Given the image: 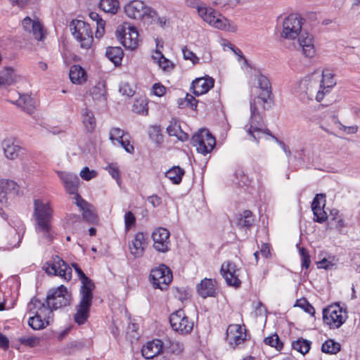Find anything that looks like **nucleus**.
Returning <instances> with one entry per match:
<instances>
[{"label": "nucleus", "mask_w": 360, "mask_h": 360, "mask_svg": "<svg viewBox=\"0 0 360 360\" xmlns=\"http://www.w3.org/2000/svg\"><path fill=\"white\" fill-rule=\"evenodd\" d=\"M304 21L305 20L300 15L290 14L283 22L281 35L286 39H295L298 37L299 45L302 47L303 54L306 57L311 58L315 53L314 37L302 29Z\"/></svg>", "instance_id": "nucleus-1"}, {"label": "nucleus", "mask_w": 360, "mask_h": 360, "mask_svg": "<svg viewBox=\"0 0 360 360\" xmlns=\"http://www.w3.org/2000/svg\"><path fill=\"white\" fill-rule=\"evenodd\" d=\"M33 217L36 221V231L41 233L49 241L52 240L51 221L53 219V209L49 202L41 200H34Z\"/></svg>", "instance_id": "nucleus-2"}, {"label": "nucleus", "mask_w": 360, "mask_h": 360, "mask_svg": "<svg viewBox=\"0 0 360 360\" xmlns=\"http://www.w3.org/2000/svg\"><path fill=\"white\" fill-rule=\"evenodd\" d=\"M71 299V294L63 285L50 289L46 298L47 308L50 310L49 313L51 314L53 310L70 305Z\"/></svg>", "instance_id": "nucleus-3"}, {"label": "nucleus", "mask_w": 360, "mask_h": 360, "mask_svg": "<svg viewBox=\"0 0 360 360\" xmlns=\"http://www.w3.org/2000/svg\"><path fill=\"white\" fill-rule=\"evenodd\" d=\"M70 28L75 38L80 43L82 48L91 47L94 37L89 23L81 20H75L70 22Z\"/></svg>", "instance_id": "nucleus-4"}, {"label": "nucleus", "mask_w": 360, "mask_h": 360, "mask_svg": "<svg viewBox=\"0 0 360 360\" xmlns=\"http://www.w3.org/2000/svg\"><path fill=\"white\" fill-rule=\"evenodd\" d=\"M191 142L196 147L197 151L204 155L210 153L216 145L214 136L208 129L204 128L199 129L193 135Z\"/></svg>", "instance_id": "nucleus-5"}, {"label": "nucleus", "mask_w": 360, "mask_h": 360, "mask_svg": "<svg viewBox=\"0 0 360 360\" xmlns=\"http://www.w3.org/2000/svg\"><path fill=\"white\" fill-rule=\"evenodd\" d=\"M116 36L120 43L128 49L134 50L139 44V32L136 27L124 22L117 27Z\"/></svg>", "instance_id": "nucleus-6"}, {"label": "nucleus", "mask_w": 360, "mask_h": 360, "mask_svg": "<svg viewBox=\"0 0 360 360\" xmlns=\"http://www.w3.org/2000/svg\"><path fill=\"white\" fill-rule=\"evenodd\" d=\"M173 278L172 271L165 264H162L151 269L149 279L155 288L162 290L167 289Z\"/></svg>", "instance_id": "nucleus-7"}, {"label": "nucleus", "mask_w": 360, "mask_h": 360, "mask_svg": "<svg viewBox=\"0 0 360 360\" xmlns=\"http://www.w3.org/2000/svg\"><path fill=\"white\" fill-rule=\"evenodd\" d=\"M347 319L346 310H343L338 304L330 305L323 309V322L331 328H340L346 321Z\"/></svg>", "instance_id": "nucleus-8"}, {"label": "nucleus", "mask_w": 360, "mask_h": 360, "mask_svg": "<svg viewBox=\"0 0 360 360\" xmlns=\"http://www.w3.org/2000/svg\"><path fill=\"white\" fill-rule=\"evenodd\" d=\"M257 81V86L260 89V92L257 96L256 101L259 105H262L264 110L270 108V104L272 103V87L271 83L269 78L262 73H259L256 76Z\"/></svg>", "instance_id": "nucleus-9"}, {"label": "nucleus", "mask_w": 360, "mask_h": 360, "mask_svg": "<svg viewBox=\"0 0 360 360\" xmlns=\"http://www.w3.org/2000/svg\"><path fill=\"white\" fill-rule=\"evenodd\" d=\"M312 82L309 80H302L300 82V88L302 86H307L306 94L307 97H312L314 94H316V99L317 101H321L324 95L323 90L326 89V92L328 91V89L332 88L335 84V82L333 79V75L330 72H323L322 74V79L320 83V88L322 90L316 91V89H312Z\"/></svg>", "instance_id": "nucleus-10"}, {"label": "nucleus", "mask_w": 360, "mask_h": 360, "mask_svg": "<svg viewBox=\"0 0 360 360\" xmlns=\"http://www.w3.org/2000/svg\"><path fill=\"white\" fill-rule=\"evenodd\" d=\"M92 300L93 291L80 292L79 303L75 307L76 313L74 315V321L78 325L85 323L89 317Z\"/></svg>", "instance_id": "nucleus-11"}, {"label": "nucleus", "mask_w": 360, "mask_h": 360, "mask_svg": "<svg viewBox=\"0 0 360 360\" xmlns=\"http://www.w3.org/2000/svg\"><path fill=\"white\" fill-rule=\"evenodd\" d=\"M169 323L172 328L181 335L189 334L193 328V322L186 316L183 309H179L169 316Z\"/></svg>", "instance_id": "nucleus-12"}, {"label": "nucleus", "mask_w": 360, "mask_h": 360, "mask_svg": "<svg viewBox=\"0 0 360 360\" xmlns=\"http://www.w3.org/2000/svg\"><path fill=\"white\" fill-rule=\"evenodd\" d=\"M199 15L203 18L205 21L210 25H213L215 27L221 30H230L229 21L227 18L222 17L212 8L204 7V8L198 9Z\"/></svg>", "instance_id": "nucleus-13"}, {"label": "nucleus", "mask_w": 360, "mask_h": 360, "mask_svg": "<svg viewBox=\"0 0 360 360\" xmlns=\"http://www.w3.org/2000/svg\"><path fill=\"white\" fill-rule=\"evenodd\" d=\"M240 270L233 262L228 261L222 264L220 271L229 286L238 288L241 285V281L239 279Z\"/></svg>", "instance_id": "nucleus-14"}, {"label": "nucleus", "mask_w": 360, "mask_h": 360, "mask_svg": "<svg viewBox=\"0 0 360 360\" xmlns=\"http://www.w3.org/2000/svg\"><path fill=\"white\" fill-rule=\"evenodd\" d=\"M169 231L162 227L155 229L152 233L154 248L160 252H167L169 250Z\"/></svg>", "instance_id": "nucleus-15"}, {"label": "nucleus", "mask_w": 360, "mask_h": 360, "mask_svg": "<svg viewBox=\"0 0 360 360\" xmlns=\"http://www.w3.org/2000/svg\"><path fill=\"white\" fill-rule=\"evenodd\" d=\"M19 186L15 181L8 179L0 180V202L6 203L10 197L18 195Z\"/></svg>", "instance_id": "nucleus-16"}, {"label": "nucleus", "mask_w": 360, "mask_h": 360, "mask_svg": "<svg viewBox=\"0 0 360 360\" xmlns=\"http://www.w3.org/2000/svg\"><path fill=\"white\" fill-rule=\"evenodd\" d=\"M217 282L211 278H204L196 286V290L200 296L202 298L208 297H216L218 292L217 288Z\"/></svg>", "instance_id": "nucleus-17"}, {"label": "nucleus", "mask_w": 360, "mask_h": 360, "mask_svg": "<svg viewBox=\"0 0 360 360\" xmlns=\"http://www.w3.org/2000/svg\"><path fill=\"white\" fill-rule=\"evenodd\" d=\"M147 6L140 0H132L124 6L126 15L132 19L139 20L143 17V12Z\"/></svg>", "instance_id": "nucleus-18"}, {"label": "nucleus", "mask_w": 360, "mask_h": 360, "mask_svg": "<svg viewBox=\"0 0 360 360\" xmlns=\"http://www.w3.org/2000/svg\"><path fill=\"white\" fill-rule=\"evenodd\" d=\"M214 79L212 77L197 78L191 84V88L193 90V94L196 96L204 94L214 86Z\"/></svg>", "instance_id": "nucleus-19"}, {"label": "nucleus", "mask_w": 360, "mask_h": 360, "mask_svg": "<svg viewBox=\"0 0 360 360\" xmlns=\"http://www.w3.org/2000/svg\"><path fill=\"white\" fill-rule=\"evenodd\" d=\"M163 342L159 339L147 342L141 349L143 356L146 359H151L162 352Z\"/></svg>", "instance_id": "nucleus-20"}, {"label": "nucleus", "mask_w": 360, "mask_h": 360, "mask_svg": "<svg viewBox=\"0 0 360 360\" xmlns=\"http://www.w3.org/2000/svg\"><path fill=\"white\" fill-rule=\"evenodd\" d=\"M146 236L143 232L137 233L134 236V240L129 244V249L131 255L135 257H141L144 251V247L146 245Z\"/></svg>", "instance_id": "nucleus-21"}, {"label": "nucleus", "mask_w": 360, "mask_h": 360, "mask_svg": "<svg viewBox=\"0 0 360 360\" xmlns=\"http://www.w3.org/2000/svg\"><path fill=\"white\" fill-rule=\"evenodd\" d=\"M257 101L256 98L250 101V127L252 129H259L264 127L263 120V116L259 112L257 108Z\"/></svg>", "instance_id": "nucleus-22"}, {"label": "nucleus", "mask_w": 360, "mask_h": 360, "mask_svg": "<svg viewBox=\"0 0 360 360\" xmlns=\"http://www.w3.org/2000/svg\"><path fill=\"white\" fill-rule=\"evenodd\" d=\"M2 147L6 157L10 160H14L19 155L22 148L15 143L14 138H7L2 142Z\"/></svg>", "instance_id": "nucleus-23"}, {"label": "nucleus", "mask_w": 360, "mask_h": 360, "mask_svg": "<svg viewBox=\"0 0 360 360\" xmlns=\"http://www.w3.org/2000/svg\"><path fill=\"white\" fill-rule=\"evenodd\" d=\"M60 177L63 181L64 186L69 194H76L77 193V189L79 183V179L77 176L65 174V173H60Z\"/></svg>", "instance_id": "nucleus-24"}, {"label": "nucleus", "mask_w": 360, "mask_h": 360, "mask_svg": "<svg viewBox=\"0 0 360 360\" xmlns=\"http://www.w3.org/2000/svg\"><path fill=\"white\" fill-rule=\"evenodd\" d=\"M72 266L75 269V270L76 273L77 274L78 277L82 283L79 292H80L94 291L96 286H95V284L93 282V281L84 273V271L78 266L77 264L72 263Z\"/></svg>", "instance_id": "nucleus-25"}, {"label": "nucleus", "mask_w": 360, "mask_h": 360, "mask_svg": "<svg viewBox=\"0 0 360 360\" xmlns=\"http://www.w3.org/2000/svg\"><path fill=\"white\" fill-rule=\"evenodd\" d=\"M63 265H65V261L59 256L55 255L51 260L46 262L43 269L49 275L59 276V271L63 269Z\"/></svg>", "instance_id": "nucleus-26"}, {"label": "nucleus", "mask_w": 360, "mask_h": 360, "mask_svg": "<svg viewBox=\"0 0 360 360\" xmlns=\"http://www.w3.org/2000/svg\"><path fill=\"white\" fill-rule=\"evenodd\" d=\"M69 77L72 83L77 84H82L87 79L86 70L79 65H73L71 66Z\"/></svg>", "instance_id": "nucleus-27"}, {"label": "nucleus", "mask_w": 360, "mask_h": 360, "mask_svg": "<svg viewBox=\"0 0 360 360\" xmlns=\"http://www.w3.org/2000/svg\"><path fill=\"white\" fill-rule=\"evenodd\" d=\"M105 56L115 66H118L121 64L124 52L119 46H109L106 49Z\"/></svg>", "instance_id": "nucleus-28"}, {"label": "nucleus", "mask_w": 360, "mask_h": 360, "mask_svg": "<svg viewBox=\"0 0 360 360\" xmlns=\"http://www.w3.org/2000/svg\"><path fill=\"white\" fill-rule=\"evenodd\" d=\"M254 221L255 219L252 212L247 210L238 215L236 224L239 229H250L252 226Z\"/></svg>", "instance_id": "nucleus-29"}, {"label": "nucleus", "mask_w": 360, "mask_h": 360, "mask_svg": "<svg viewBox=\"0 0 360 360\" xmlns=\"http://www.w3.org/2000/svg\"><path fill=\"white\" fill-rule=\"evenodd\" d=\"M29 312L34 314L28 319V325L33 330L43 329L49 324V321L48 320L46 321L42 320L41 316L39 314L38 311H32V308L29 309Z\"/></svg>", "instance_id": "nucleus-30"}, {"label": "nucleus", "mask_w": 360, "mask_h": 360, "mask_svg": "<svg viewBox=\"0 0 360 360\" xmlns=\"http://www.w3.org/2000/svg\"><path fill=\"white\" fill-rule=\"evenodd\" d=\"M227 332L231 345L233 344L232 340H233L235 345H238L245 340V338H243L242 328L240 325L230 326Z\"/></svg>", "instance_id": "nucleus-31"}, {"label": "nucleus", "mask_w": 360, "mask_h": 360, "mask_svg": "<svg viewBox=\"0 0 360 360\" xmlns=\"http://www.w3.org/2000/svg\"><path fill=\"white\" fill-rule=\"evenodd\" d=\"M82 122L89 132H92L96 127V118L92 111L84 108L82 111Z\"/></svg>", "instance_id": "nucleus-32"}, {"label": "nucleus", "mask_w": 360, "mask_h": 360, "mask_svg": "<svg viewBox=\"0 0 360 360\" xmlns=\"http://www.w3.org/2000/svg\"><path fill=\"white\" fill-rule=\"evenodd\" d=\"M184 174V169L179 166H174L165 172V176L170 179L174 184H179Z\"/></svg>", "instance_id": "nucleus-33"}, {"label": "nucleus", "mask_w": 360, "mask_h": 360, "mask_svg": "<svg viewBox=\"0 0 360 360\" xmlns=\"http://www.w3.org/2000/svg\"><path fill=\"white\" fill-rule=\"evenodd\" d=\"M14 70L12 68H6L0 73V86L6 87L14 83Z\"/></svg>", "instance_id": "nucleus-34"}, {"label": "nucleus", "mask_w": 360, "mask_h": 360, "mask_svg": "<svg viewBox=\"0 0 360 360\" xmlns=\"http://www.w3.org/2000/svg\"><path fill=\"white\" fill-rule=\"evenodd\" d=\"M120 7L118 0H101L99 8L105 13L115 14Z\"/></svg>", "instance_id": "nucleus-35"}, {"label": "nucleus", "mask_w": 360, "mask_h": 360, "mask_svg": "<svg viewBox=\"0 0 360 360\" xmlns=\"http://www.w3.org/2000/svg\"><path fill=\"white\" fill-rule=\"evenodd\" d=\"M340 349V344L332 339L326 340L321 346V352L326 354H336Z\"/></svg>", "instance_id": "nucleus-36"}, {"label": "nucleus", "mask_w": 360, "mask_h": 360, "mask_svg": "<svg viewBox=\"0 0 360 360\" xmlns=\"http://www.w3.org/2000/svg\"><path fill=\"white\" fill-rule=\"evenodd\" d=\"M18 105L28 114H32L34 110V102L33 99L28 95L20 96L18 101Z\"/></svg>", "instance_id": "nucleus-37"}, {"label": "nucleus", "mask_w": 360, "mask_h": 360, "mask_svg": "<svg viewBox=\"0 0 360 360\" xmlns=\"http://www.w3.org/2000/svg\"><path fill=\"white\" fill-rule=\"evenodd\" d=\"M292 347L301 354H305L309 352L310 349L311 342L301 338L292 342Z\"/></svg>", "instance_id": "nucleus-38"}, {"label": "nucleus", "mask_w": 360, "mask_h": 360, "mask_svg": "<svg viewBox=\"0 0 360 360\" xmlns=\"http://www.w3.org/2000/svg\"><path fill=\"white\" fill-rule=\"evenodd\" d=\"M89 17L94 21H96L97 29L96 31V37L100 38L104 34L105 22L96 12L89 13Z\"/></svg>", "instance_id": "nucleus-39"}, {"label": "nucleus", "mask_w": 360, "mask_h": 360, "mask_svg": "<svg viewBox=\"0 0 360 360\" xmlns=\"http://www.w3.org/2000/svg\"><path fill=\"white\" fill-rule=\"evenodd\" d=\"M177 103L179 108H180L190 107L191 109L195 110L198 101V100L195 99V98L193 96L189 94H186L185 98H179Z\"/></svg>", "instance_id": "nucleus-40"}, {"label": "nucleus", "mask_w": 360, "mask_h": 360, "mask_svg": "<svg viewBox=\"0 0 360 360\" xmlns=\"http://www.w3.org/2000/svg\"><path fill=\"white\" fill-rule=\"evenodd\" d=\"M106 93L105 84L98 82L96 86H93L90 90V94L94 100H101L105 98Z\"/></svg>", "instance_id": "nucleus-41"}, {"label": "nucleus", "mask_w": 360, "mask_h": 360, "mask_svg": "<svg viewBox=\"0 0 360 360\" xmlns=\"http://www.w3.org/2000/svg\"><path fill=\"white\" fill-rule=\"evenodd\" d=\"M158 17V13L151 7L147 6L143 12V17L139 20L148 25L153 24Z\"/></svg>", "instance_id": "nucleus-42"}, {"label": "nucleus", "mask_w": 360, "mask_h": 360, "mask_svg": "<svg viewBox=\"0 0 360 360\" xmlns=\"http://www.w3.org/2000/svg\"><path fill=\"white\" fill-rule=\"evenodd\" d=\"M150 139L157 144H161L163 142V135L160 126H152L148 129Z\"/></svg>", "instance_id": "nucleus-43"}, {"label": "nucleus", "mask_w": 360, "mask_h": 360, "mask_svg": "<svg viewBox=\"0 0 360 360\" xmlns=\"http://www.w3.org/2000/svg\"><path fill=\"white\" fill-rule=\"evenodd\" d=\"M264 342L266 345L274 347L278 351H281L283 347V343L281 342L279 336L276 333L265 338L264 339Z\"/></svg>", "instance_id": "nucleus-44"}, {"label": "nucleus", "mask_w": 360, "mask_h": 360, "mask_svg": "<svg viewBox=\"0 0 360 360\" xmlns=\"http://www.w3.org/2000/svg\"><path fill=\"white\" fill-rule=\"evenodd\" d=\"M248 134L252 137L253 140L256 142H259V139L262 138L263 134H267L272 137L274 136L269 129H264V127H260L259 129H252L249 128L248 130Z\"/></svg>", "instance_id": "nucleus-45"}, {"label": "nucleus", "mask_w": 360, "mask_h": 360, "mask_svg": "<svg viewBox=\"0 0 360 360\" xmlns=\"http://www.w3.org/2000/svg\"><path fill=\"white\" fill-rule=\"evenodd\" d=\"M212 4L224 10L233 9L240 2V0H212Z\"/></svg>", "instance_id": "nucleus-46"}, {"label": "nucleus", "mask_w": 360, "mask_h": 360, "mask_svg": "<svg viewBox=\"0 0 360 360\" xmlns=\"http://www.w3.org/2000/svg\"><path fill=\"white\" fill-rule=\"evenodd\" d=\"M82 217L84 220L90 224H96L98 221V217L94 212L93 205H90V207L82 211Z\"/></svg>", "instance_id": "nucleus-47"}, {"label": "nucleus", "mask_w": 360, "mask_h": 360, "mask_svg": "<svg viewBox=\"0 0 360 360\" xmlns=\"http://www.w3.org/2000/svg\"><path fill=\"white\" fill-rule=\"evenodd\" d=\"M155 53L158 56V63L160 68H162L163 70L169 71L174 68L173 63L166 58L164 55L158 50L155 51Z\"/></svg>", "instance_id": "nucleus-48"}, {"label": "nucleus", "mask_w": 360, "mask_h": 360, "mask_svg": "<svg viewBox=\"0 0 360 360\" xmlns=\"http://www.w3.org/2000/svg\"><path fill=\"white\" fill-rule=\"evenodd\" d=\"M299 253L301 257V266L302 269H308L311 264V257L308 250L304 248H299Z\"/></svg>", "instance_id": "nucleus-49"}, {"label": "nucleus", "mask_w": 360, "mask_h": 360, "mask_svg": "<svg viewBox=\"0 0 360 360\" xmlns=\"http://www.w3.org/2000/svg\"><path fill=\"white\" fill-rule=\"evenodd\" d=\"M325 206V203L322 205V207H318L312 210L314 213V221L318 223H323L327 219V214L323 210V207Z\"/></svg>", "instance_id": "nucleus-50"}, {"label": "nucleus", "mask_w": 360, "mask_h": 360, "mask_svg": "<svg viewBox=\"0 0 360 360\" xmlns=\"http://www.w3.org/2000/svg\"><path fill=\"white\" fill-rule=\"evenodd\" d=\"M84 346L85 345L83 342L74 340L67 345L66 349L68 350V353L70 354L73 352L81 351Z\"/></svg>", "instance_id": "nucleus-51"}, {"label": "nucleus", "mask_w": 360, "mask_h": 360, "mask_svg": "<svg viewBox=\"0 0 360 360\" xmlns=\"http://www.w3.org/2000/svg\"><path fill=\"white\" fill-rule=\"evenodd\" d=\"M180 128L181 126L179 120L176 118H172L169 126L167 127V132L169 136H174L176 135Z\"/></svg>", "instance_id": "nucleus-52"}, {"label": "nucleus", "mask_w": 360, "mask_h": 360, "mask_svg": "<svg viewBox=\"0 0 360 360\" xmlns=\"http://www.w3.org/2000/svg\"><path fill=\"white\" fill-rule=\"evenodd\" d=\"M18 341L23 345L28 346L30 347H34L39 342V338L31 336L29 338L20 337Z\"/></svg>", "instance_id": "nucleus-53"}, {"label": "nucleus", "mask_w": 360, "mask_h": 360, "mask_svg": "<svg viewBox=\"0 0 360 360\" xmlns=\"http://www.w3.org/2000/svg\"><path fill=\"white\" fill-rule=\"evenodd\" d=\"M29 309L32 308V311H37L35 309L41 310L47 307L46 303L41 302L39 300L34 297L28 304Z\"/></svg>", "instance_id": "nucleus-54"}, {"label": "nucleus", "mask_w": 360, "mask_h": 360, "mask_svg": "<svg viewBox=\"0 0 360 360\" xmlns=\"http://www.w3.org/2000/svg\"><path fill=\"white\" fill-rule=\"evenodd\" d=\"M136 223V217L132 212L128 211L124 214L125 229L129 230Z\"/></svg>", "instance_id": "nucleus-55"}, {"label": "nucleus", "mask_w": 360, "mask_h": 360, "mask_svg": "<svg viewBox=\"0 0 360 360\" xmlns=\"http://www.w3.org/2000/svg\"><path fill=\"white\" fill-rule=\"evenodd\" d=\"M59 276L65 281H70L72 278V269L65 262V265H63V269L59 271Z\"/></svg>", "instance_id": "nucleus-56"}, {"label": "nucleus", "mask_w": 360, "mask_h": 360, "mask_svg": "<svg viewBox=\"0 0 360 360\" xmlns=\"http://www.w3.org/2000/svg\"><path fill=\"white\" fill-rule=\"evenodd\" d=\"M297 306L303 309L304 311H306L307 313L311 314V316H314L315 309L314 307L306 299L300 300V302L297 304Z\"/></svg>", "instance_id": "nucleus-57"}, {"label": "nucleus", "mask_w": 360, "mask_h": 360, "mask_svg": "<svg viewBox=\"0 0 360 360\" xmlns=\"http://www.w3.org/2000/svg\"><path fill=\"white\" fill-rule=\"evenodd\" d=\"M97 173L95 170H90L89 167H85L80 172V176L85 181H89L96 176Z\"/></svg>", "instance_id": "nucleus-58"}, {"label": "nucleus", "mask_w": 360, "mask_h": 360, "mask_svg": "<svg viewBox=\"0 0 360 360\" xmlns=\"http://www.w3.org/2000/svg\"><path fill=\"white\" fill-rule=\"evenodd\" d=\"M335 122L338 124V127H339L340 130L343 131L344 132H345L347 134H356L358 131L357 125L347 127V126L342 124L339 120H337Z\"/></svg>", "instance_id": "nucleus-59"}, {"label": "nucleus", "mask_w": 360, "mask_h": 360, "mask_svg": "<svg viewBox=\"0 0 360 360\" xmlns=\"http://www.w3.org/2000/svg\"><path fill=\"white\" fill-rule=\"evenodd\" d=\"M182 52L184 59L191 60L193 64H197L198 63L199 58L193 51L187 49L186 46L182 49Z\"/></svg>", "instance_id": "nucleus-60"}, {"label": "nucleus", "mask_w": 360, "mask_h": 360, "mask_svg": "<svg viewBox=\"0 0 360 360\" xmlns=\"http://www.w3.org/2000/svg\"><path fill=\"white\" fill-rule=\"evenodd\" d=\"M74 199L76 201L75 203L77 206L79 207L82 211L86 209L87 207H90V205H91L87 201L84 200L79 193H76L75 195Z\"/></svg>", "instance_id": "nucleus-61"}, {"label": "nucleus", "mask_w": 360, "mask_h": 360, "mask_svg": "<svg viewBox=\"0 0 360 360\" xmlns=\"http://www.w3.org/2000/svg\"><path fill=\"white\" fill-rule=\"evenodd\" d=\"M146 103H144V101L143 100H136L133 105V110L137 113L143 114L144 112L146 113L148 112V109L146 108Z\"/></svg>", "instance_id": "nucleus-62"}, {"label": "nucleus", "mask_w": 360, "mask_h": 360, "mask_svg": "<svg viewBox=\"0 0 360 360\" xmlns=\"http://www.w3.org/2000/svg\"><path fill=\"white\" fill-rule=\"evenodd\" d=\"M124 131L120 128H112L110 131V139L120 141L123 139Z\"/></svg>", "instance_id": "nucleus-63"}, {"label": "nucleus", "mask_w": 360, "mask_h": 360, "mask_svg": "<svg viewBox=\"0 0 360 360\" xmlns=\"http://www.w3.org/2000/svg\"><path fill=\"white\" fill-rule=\"evenodd\" d=\"M153 93L159 97L162 96L166 92V88L160 83H155L153 86Z\"/></svg>", "instance_id": "nucleus-64"}]
</instances>
